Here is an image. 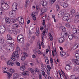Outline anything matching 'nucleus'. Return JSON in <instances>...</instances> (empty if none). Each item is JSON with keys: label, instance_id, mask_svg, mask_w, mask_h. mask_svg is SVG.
Wrapping results in <instances>:
<instances>
[{"label": "nucleus", "instance_id": "obj_62", "mask_svg": "<svg viewBox=\"0 0 79 79\" xmlns=\"http://www.w3.org/2000/svg\"><path fill=\"white\" fill-rule=\"evenodd\" d=\"M37 52H38V53L40 55L41 53V52H40V50H38Z\"/></svg>", "mask_w": 79, "mask_h": 79}, {"label": "nucleus", "instance_id": "obj_36", "mask_svg": "<svg viewBox=\"0 0 79 79\" xmlns=\"http://www.w3.org/2000/svg\"><path fill=\"white\" fill-rule=\"evenodd\" d=\"M50 63L51 64V65L53 66V59H52V58H50Z\"/></svg>", "mask_w": 79, "mask_h": 79}, {"label": "nucleus", "instance_id": "obj_63", "mask_svg": "<svg viewBox=\"0 0 79 79\" xmlns=\"http://www.w3.org/2000/svg\"><path fill=\"white\" fill-rule=\"evenodd\" d=\"M5 10V9L2 7H0V10Z\"/></svg>", "mask_w": 79, "mask_h": 79}, {"label": "nucleus", "instance_id": "obj_25", "mask_svg": "<svg viewBox=\"0 0 79 79\" xmlns=\"http://www.w3.org/2000/svg\"><path fill=\"white\" fill-rule=\"evenodd\" d=\"M12 32H13V33H14V34H17L16 31V30H15V28H13L12 29Z\"/></svg>", "mask_w": 79, "mask_h": 79}, {"label": "nucleus", "instance_id": "obj_8", "mask_svg": "<svg viewBox=\"0 0 79 79\" xmlns=\"http://www.w3.org/2000/svg\"><path fill=\"white\" fill-rule=\"evenodd\" d=\"M58 42L59 43L61 44L64 42V39L63 37H60L58 39Z\"/></svg>", "mask_w": 79, "mask_h": 79}, {"label": "nucleus", "instance_id": "obj_16", "mask_svg": "<svg viewBox=\"0 0 79 79\" xmlns=\"http://www.w3.org/2000/svg\"><path fill=\"white\" fill-rule=\"evenodd\" d=\"M60 13H61L60 15V14H58V17L59 18H61V16H62V15H64V11L63 10H61L60 11Z\"/></svg>", "mask_w": 79, "mask_h": 79}, {"label": "nucleus", "instance_id": "obj_14", "mask_svg": "<svg viewBox=\"0 0 79 79\" xmlns=\"http://www.w3.org/2000/svg\"><path fill=\"white\" fill-rule=\"evenodd\" d=\"M63 20L64 21H68V23L70 22V21H69V17H65L64 15L63 16Z\"/></svg>", "mask_w": 79, "mask_h": 79}, {"label": "nucleus", "instance_id": "obj_38", "mask_svg": "<svg viewBox=\"0 0 79 79\" xmlns=\"http://www.w3.org/2000/svg\"><path fill=\"white\" fill-rule=\"evenodd\" d=\"M1 2L2 5H4V4H6L7 5H8V4H7L5 2V1H2Z\"/></svg>", "mask_w": 79, "mask_h": 79}, {"label": "nucleus", "instance_id": "obj_33", "mask_svg": "<svg viewBox=\"0 0 79 79\" xmlns=\"http://www.w3.org/2000/svg\"><path fill=\"white\" fill-rule=\"evenodd\" d=\"M75 18L76 19H79V12H77V15L75 16Z\"/></svg>", "mask_w": 79, "mask_h": 79}, {"label": "nucleus", "instance_id": "obj_19", "mask_svg": "<svg viewBox=\"0 0 79 79\" xmlns=\"http://www.w3.org/2000/svg\"><path fill=\"white\" fill-rule=\"evenodd\" d=\"M6 22V23L9 24L11 22V20L8 18H7L5 19Z\"/></svg>", "mask_w": 79, "mask_h": 79}, {"label": "nucleus", "instance_id": "obj_4", "mask_svg": "<svg viewBox=\"0 0 79 79\" xmlns=\"http://www.w3.org/2000/svg\"><path fill=\"white\" fill-rule=\"evenodd\" d=\"M17 21H18L20 25L23 24L24 22V20L21 16H19L18 17L17 19Z\"/></svg>", "mask_w": 79, "mask_h": 79}, {"label": "nucleus", "instance_id": "obj_11", "mask_svg": "<svg viewBox=\"0 0 79 79\" xmlns=\"http://www.w3.org/2000/svg\"><path fill=\"white\" fill-rule=\"evenodd\" d=\"M27 66V64H24L20 68V69L21 71H25L26 70L25 66Z\"/></svg>", "mask_w": 79, "mask_h": 79}, {"label": "nucleus", "instance_id": "obj_15", "mask_svg": "<svg viewBox=\"0 0 79 79\" xmlns=\"http://www.w3.org/2000/svg\"><path fill=\"white\" fill-rule=\"evenodd\" d=\"M41 3L43 6H46L47 5V2L42 1L41 2Z\"/></svg>", "mask_w": 79, "mask_h": 79}, {"label": "nucleus", "instance_id": "obj_17", "mask_svg": "<svg viewBox=\"0 0 79 79\" xmlns=\"http://www.w3.org/2000/svg\"><path fill=\"white\" fill-rule=\"evenodd\" d=\"M60 55H61V57H63L64 56H65L66 55V53L65 52H64V51H62V52H60Z\"/></svg>", "mask_w": 79, "mask_h": 79}, {"label": "nucleus", "instance_id": "obj_6", "mask_svg": "<svg viewBox=\"0 0 79 79\" xmlns=\"http://www.w3.org/2000/svg\"><path fill=\"white\" fill-rule=\"evenodd\" d=\"M1 26L2 27H2H0V33L1 34H4L5 32V28L3 25H1Z\"/></svg>", "mask_w": 79, "mask_h": 79}, {"label": "nucleus", "instance_id": "obj_46", "mask_svg": "<svg viewBox=\"0 0 79 79\" xmlns=\"http://www.w3.org/2000/svg\"><path fill=\"white\" fill-rule=\"evenodd\" d=\"M33 52L34 53H35V54H37V49H36L34 50Z\"/></svg>", "mask_w": 79, "mask_h": 79}, {"label": "nucleus", "instance_id": "obj_49", "mask_svg": "<svg viewBox=\"0 0 79 79\" xmlns=\"http://www.w3.org/2000/svg\"><path fill=\"white\" fill-rule=\"evenodd\" d=\"M16 10H12L10 11V13H11L12 15H13L15 13Z\"/></svg>", "mask_w": 79, "mask_h": 79}, {"label": "nucleus", "instance_id": "obj_39", "mask_svg": "<svg viewBox=\"0 0 79 79\" xmlns=\"http://www.w3.org/2000/svg\"><path fill=\"white\" fill-rule=\"evenodd\" d=\"M62 32H64V31H66V28L62 26Z\"/></svg>", "mask_w": 79, "mask_h": 79}, {"label": "nucleus", "instance_id": "obj_24", "mask_svg": "<svg viewBox=\"0 0 79 79\" xmlns=\"http://www.w3.org/2000/svg\"><path fill=\"white\" fill-rule=\"evenodd\" d=\"M18 73H14L13 75V77L14 78H15V79H16V78H18Z\"/></svg>", "mask_w": 79, "mask_h": 79}, {"label": "nucleus", "instance_id": "obj_23", "mask_svg": "<svg viewBox=\"0 0 79 79\" xmlns=\"http://www.w3.org/2000/svg\"><path fill=\"white\" fill-rule=\"evenodd\" d=\"M70 78L71 79H78V78H76V76L74 75H72L70 76Z\"/></svg>", "mask_w": 79, "mask_h": 79}, {"label": "nucleus", "instance_id": "obj_22", "mask_svg": "<svg viewBox=\"0 0 79 79\" xmlns=\"http://www.w3.org/2000/svg\"><path fill=\"white\" fill-rule=\"evenodd\" d=\"M53 50H54V53H55V55H56V56H57V53H56V48H55V49H54V48L53 47Z\"/></svg>", "mask_w": 79, "mask_h": 79}, {"label": "nucleus", "instance_id": "obj_1", "mask_svg": "<svg viewBox=\"0 0 79 79\" xmlns=\"http://www.w3.org/2000/svg\"><path fill=\"white\" fill-rule=\"evenodd\" d=\"M16 50L17 51L14 52L12 54V56L11 57V59L13 61H15V58H19V54H18V52H19V53L22 54V51L19 49V48L17 47L16 48Z\"/></svg>", "mask_w": 79, "mask_h": 79}, {"label": "nucleus", "instance_id": "obj_55", "mask_svg": "<svg viewBox=\"0 0 79 79\" xmlns=\"http://www.w3.org/2000/svg\"><path fill=\"white\" fill-rule=\"evenodd\" d=\"M38 45L39 46V49H41V45L40 44V43H39V44H38Z\"/></svg>", "mask_w": 79, "mask_h": 79}, {"label": "nucleus", "instance_id": "obj_61", "mask_svg": "<svg viewBox=\"0 0 79 79\" xmlns=\"http://www.w3.org/2000/svg\"><path fill=\"white\" fill-rule=\"evenodd\" d=\"M17 33H19L20 31L19 29H17L16 30H15Z\"/></svg>", "mask_w": 79, "mask_h": 79}, {"label": "nucleus", "instance_id": "obj_21", "mask_svg": "<svg viewBox=\"0 0 79 79\" xmlns=\"http://www.w3.org/2000/svg\"><path fill=\"white\" fill-rule=\"evenodd\" d=\"M7 36L8 40H12V38L11 37V36H10V34H8Z\"/></svg>", "mask_w": 79, "mask_h": 79}, {"label": "nucleus", "instance_id": "obj_43", "mask_svg": "<svg viewBox=\"0 0 79 79\" xmlns=\"http://www.w3.org/2000/svg\"><path fill=\"white\" fill-rule=\"evenodd\" d=\"M9 71L12 72V73H15V70L11 69H10V70Z\"/></svg>", "mask_w": 79, "mask_h": 79}, {"label": "nucleus", "instance_id": "obj_44", "mask_svg": "<svg viewBox=\"0 0 79 79\" xmlns=\"http://www.w3.org/2000/svg\"><path fill=\"white\" fill-rule=\"evenodd\" d=\"M45 61L46 64H49V60L48 59H46Z\"/></svg>", "mask_w": 79, "mask_h": 79}, {"label": "nucleus", "instance_id": "obj_35", "mask_svg": "<svg viewBox=\"0 0 79 79\" xmlns=\"http://www.w3.org/2000/svg\"><path fill=\"white\" fill-rule=\"evenodd\" d=\"M49 35L50 36V40H51V41H52V40H53V36H52V35H51V34H50Z\"/></svg>", "mask_w": 79, "mask_h": 79}, {"label": "nucleus", "instance_id": "obj_41", "mask_svg": "<svg viewBox=\"0 0 79 79\" xmlns=\"http://www.w3.org/2000/svg\"><path fill=\"white\" fill-rule=\"evenodd\" d=\"M36 35H37V36H39V34H40V32H39V29L36 30Z\"/></svg>", "mask_w": 79, "mask_h": 79}, {"label": "nucleus", "instance_id": "obj_37", "mask_svg": "<svg viewBox=\"0 0 79 79\" xmlns=\"http://www.w3.org/2000/svg\"><path fill=\"white\" fill-rule=\"evenodd\" d=\"M5 41V40L3 39H1L0 40V43L1 44H3L4 43V42Z\"/></svg>", "mask_w": 79, "mask_h": 79}, {"label": "nucleus", "instance_id": "obj_13", "mask_svg": "<svg viewBox=\"0 0 79 79\" xmlns=\"http://www.w3.org/2000/svg\"><path fill=\"white\" fill-rule=\"evenodd\" d=\"M17 41L19 43V44H24V38H23L21 39H20Z\"/></svg>", "mask_w": 79, "mask_h": 79}, {"label": "nucleus", "instance_id": "obj_20", "mask_svg": "<svg viewBox=\"0 0 79 79\" xmlns=\"http://www.w3.org/2000/svg\"><path fill=\"white\" fill-rule=\"evenodd\" d=\"M68 38L69 39V40H73V35H69L68 36Z\"/></svg>", "mask_w": 79, "mask_h": 79}, {"label": "nucleus", "instance_id": "obj_40", "mask_svg": "<svg viewBox=\"0 0 79 79\" xmlns=\"http://www.w3.org/2000/svg\"><path fill=\"white\" fill-rule=\"evenodd\" d=\"M65 26L67 27H71V26L70 25L69 23H66Z\"/></svg>", "mask_w": 79, "mask_h": 79}, {"label": "nucleus", "instance_id": "obj_18", "mask_svg": "<svg viewBox=\"0 0 79 79\" xmlns=\"http://www.w3.org/2000/svg\"><path fill=\"white\" fill-rule=\"evenodd\" d=\"M23 35H19L17 38V40H19L20 39H22V38H23Z\"/></svg>", "mask_w": 79, "mask_h": 79}, {"label": "nucleus", "instance_id": "obj_54", "mask_svg": "<svg viewBox=\"0 0 79 79\" xmlns=\"http://www.w3.org/2000/svg\"><path fill=\"white\" fill-rule=\"evenodd\" d=\"M74 70L75 71H77L78 70V68L77 67H75L74 68Z\"/></svg>", "mask_w": 79, "mask_h": 79}, {"label": "nucleus", "instance_id": "obj_12", "mask_svg": "<svg viewBox=\"0 0 79 79\" xmlns=\"http://www.w3.org/2000/svg\"><path fill=\"white\" fill-rule=\"evenodd\" d=\"M22 74L23 76H29V72L27 71H24L23 72Z\"/></svg>", "mask_w": 79, "mask_h": 79}, {"label": "nucleus", "instance_id": "obj_30", "mask_svg": "<svg viewBox=\"0 0 79 79\" xmlns=\"http://www.w3.org/2000/svg\"><path fill=\"white\" fill-rule=\"evenodd\" d=\"M30 71L31 72L32 74H34V69L32 68H30Z\"/></svg>", "mask_w": 79, "mask_h": 79}, {"label": "nucleus", "instance_id": "obj_51", "mask_svg": "<svg viewBox=\"0 0 79 79\" xmlns=\"http://www.w3.org/2000/svg\"><path fill=\"white\" fill-rule=\"evenodd\" d=\"M36 10H40V8H39V6L38 5H36Z\"/></svg>", "mask_w": 79, "mask_h": 79}, {"label": "nucleus", "instance_id": "obj_57", "mask_svg": "<svg viewBox=\"0 0 79 79\" xmlns=\"http://www.w3.org/2000/svg\"><path fill=\"white\" fill-rule=\"evenodd\" d=\"M34 21H35L36 20V18L35 17V16H33V17H32Z\"/></svg>", "mask_w": 79, "mask_h": 79}, {"label": "nucleus", "instance_id": "obj_45", "mask_svg": "<svg viewBox=\"0 0 79 79\" xmlns=\"http://www.w3.org/2000/svg\"><path fill=\"white\" fill-rule=\"evenodd\" d=\"M26 57H24V56H23L21 57V60L22 61H24V60H25V59H26Z\"/></svg>", "mask_w": 79, "mask_h": 79}, {"label": "nucleus", "instance_id": "obj_5", "mask_svg": "<svg viewBox=\"0 0 79 79\" xmlns=\"http://www.w3.org/2000/svg\"><path fill=\"white\" fill-rule=\"evenodd\" d=\"M72 32L74 34H77L79 33V29H77L76 28H73L72 29Z\"/></svg>", "mask_w": 79, "mask_h": 79}, {"label": "nucleus", "instance_id": "obj_3", "mask_svg": "<svg viewBox=\"0 0 79 79\" xmlns=\"http://www.w3.org/2000/svg\"><path fill=\"white\" fill-rule=\"evenodd\" d=\"M2 69L4 71V73H7L8 74V77L7 78L8 79H10V77H11V76H12V74H10V72H7V70L6 69V68L4 67V68H3Z\"/></svg>", "mask_w": 79, "mask_h": 79}, {"label": "nucleus", "instance_id": "obj_10", "mask_svg": "<svg viewBox=\"0 0 79 79\" xmlns=\"http://www.w3.org/2000/svg\"><path fill=\"white\" fill-rule=\"evenodd\" d=\"M65 68L66 70H70L72 69V67L68 64H66V66Z\"/></svg>", "mask_w": 79, "mask_h": 79}, {"label": "nucleus", "instance_id": "obj_2", "mask_svg": "<svg viewBox=\"0 0 79 79\" xmlns=\"http://www.w3.org/2000/svg\"><path fill=\"white\" fill-rule=\"evenodd\" d=\"M76 58L77 59H73L72 60L73 62L75 63H76L77 65L79 64V60L77 59H79V53H76L75 55Z\"/></svg>", "mask_w": 79, "mask_h": 79}, {"label": "nucleus", "instance_id": "obj_48", "mask_svg": "<svg viewBox=\"0 0 79 79\" xmlns=\"http://www.w3.org/2000/svg\"><path fill=\"white\" fill-rule=\"evenodd\" d=\"M70 11L71 12V15H73L76 12L75 10H72Z\"/></svg>", "mask_w": 79, "mask_h": 79}, {"label": "nucleus", "instance_id": "obj_60", "mask_svg": "<svg viewBox=\"0 0 79 79\" xmlns=\"http://www.w3.org/2000/svg\"><path fill=\"white\" fill-rule=\"evenodd\" d=\"M42 74L43 76H45V73L44 71L43 72H42Z\"/></svg>", "mask_w": 79, "mask_h": 79}, {"label": "nucleus", "instance_id": "obj_56", "mask_svg": "<svg viewBox=\"0 0 79 79\" xmlns=\"http://www.w3.org/2000/svg\"><path fill=\"white\" fill-rule=\"evenodd\" d=\"M59 30L60 31H62V32H63V30H62V26H61L60 27H59Z\"/></svg>", "mask_w": 79, "mask_h": 79}, {"label": "nucleus", "instance_id": "obj_27", "mask_svg": "<svg viewBox=\"0 0 79 79\" xmlns=\"http://www.w3.org/2000/svg\"><path fill=\"white\" fill-rule=\"evenodd\" d=\"M11 20L13 22V23H16L17 21V19L16 18H15V19H12Z\"/></svg>", "mask_w": 79, "mask_h": 79}, {"label": "nucleus", "instance_id": "obj_47", "mask_svg": "<svg viewBox=\"0 0 79 79\" xmlns=\"http://www.w3.org/2000/svg\"><path fill=\"white\" fill-rule=\"evenodd\" d=\"M56 1V0H51V5H52V4H53L54 2Z\"/></svg>", "mask_w": 79, "mask_h": 79}, {"label": "nucleus", "instance_id": "obj_34", "mask_svg": "<svg viewBox=\"0 0 79 79\" xmlns=\"http://www.w3.org/2000/svg\"><path fill=\"white\" fill-rule=\"evenodd\" d=\"M41 12H42V13L41 14V15H44V13H46L47 12V11L45 10H41Z\"/></svg>", "mask_w": 79, "mask_h": 79}, {"label": "nucleus", "instance_id": "obj_7", "mask_svg": "<svg viewBox=\"0 0 79 79\" xmlns=\"http://www.w3.org/2000/svg\"><path fill=\"white\" fill-rule=\"evenodd\" d=\"M18 4L16 2H14L12 6V10H17V5Z\"/></svg>", "mask_w": 79, "mask_h": 79}, {"label": "nucleus", "instance_id": "obj_53", "mask_svg": "<svg viewBox=\"0 0 79 79\" xmlns=\"http://www.w3.org/2000/svg\"><path fill=\"white\" fill-rule=\"evenodd\" d=\"M56 7L57 10H60V6L58 5H56Z\"/></svg>", "mask_w": 79, "mask_h": 79}, {"label": "nucleus", "instance_id": "obj_31", "mask_svg": "<svg viewBox=\"0 0 79 79\" xmlns=\"http://www.w3.org/2000/svg\"><path fill=\"white\" fill-rule=\"evenodd\" d=\"M63 7H64V8H67V7H68V4L64 2V3Z\"/></svg>", "mask_w": 79, "mask_h": 79}, {"label": "nucleus", "instance_id": "obj_32", "mask_svg": "<svg viewBox=\"0 0 79 79\" xmlns=\"http://www.w3.org/2000/svg\"><path fill=\"white\" fill-rule=\"evenodd\" d=\"M23 56L25 57H27V54L26 52H24L23 53Z\"/></svg>", "mask_w": 79, "mask_h": 79}, {"label": "nucleus", "instance_id": "obj_28", "mask_svg": "<svg viewBox=\"0 0 79 79\" xmlns=\"http://www.w3.org/2000/svg\"><path fill=\"white\" fill-rule=\"evenodd\" d=\"M65 16V17H66L67 18H69V16H70V15H69V14H68L67 13H65L64 15Z\"/></svg>", "mask_w": 79, "mask_h": 79}, {"label": "nucleus", "instance_id": "obj_59", "mask_svg": "<svg viewBox=\"0 0 79 79\" xmlns=\"http://www.w3.org/2000/svg\"><path fill=\"white\" fill-rule=\"evenodd\" d=\"M39 79H42V75H40L39 76Z\"/></svg>", "mask_w": 79, "mask_h": 79}, {"label": "nucleus", "instance_id": "obj_58", "mask_svg": "<svg viewBox=\"0 0 79 79\" xmlns=\"http://www.w3.org/2000/svg\"><path fill=\"white\" fill-rule=\"evenodd\" d=\"M41 44L42 46V47H43V48H44L45 46L44 45V43L42 42L41 43Z\"/></svg>", "mask_w": 79, "mask_h": 79}, {"label": "nucleus", "instance_id": "obj_64", "mask_svg": "<svg viewBox=\"0 0 79 79\" xmlns=\"http://www.w3.org/2000/svg\"><path fill=\"white\" fill-rule=\"evenodd\" d=\"M41 71H42V72L44 71V68H42L41 69Z\"/></svg>", "mask_w": 79, "mask_h": 79}, {"label": "nucleus", "instance_id": "obj_9", "mask_svg": "<svg viewBox=\"0 0 79 79\" xmlns=\"http://www.w3.org/2000/svg\"><path fill=\"white\" fill-rule=\"evenodd\" d=\"M7 65H11L12 66H13L15 64L14 63H13L12 61V60H10L9 61H8L7 62Z\"/></svg>", "mask_w": 79, "mask_h": 79}, {"label": "nucleus", "instance_id": "obj_50", "mask_svg": "<svg viewBox=\"0 0 79 79\" xmlns=\"http://www.w3.org/2000/svg\"><path fill=\"white\" fill-rule=\"evenodd\" d=\"M47 68L48 69H52V68L50 67V66L49 65H48Z\"/></svg>", "mask_w": 79, "mask_h": 79}, {"label": "nucleus", "instance_id": "obj_42", "mask_svg": "<svg viewBox=\"0 0 79 79\" xmlns=\"http://www.w3.org/2000/svg\"><path fill=\"white\" fill-rule=\"evenodd\" d=\"M15 64H16V65L18 66H20V63H19V62L16 61L15 62Z\"/></svg>", "mask_w": 79, "mask_h": 79}, {"label": "nucleus", "instance_id": "obj_29", "mask_svg": "<svg viewBox=\"0 0 79 79\" xmlns=\"http://www.w3.org/2000/svg\"><path fill=\"white\" fill-rule=\"evenodd\" d=\"M7 50H9L10 52H13V47H10V48H7Z\"/></svg>", "mask_w": 79, "mask_h": 79}, {"label": "nucleus", "instance_id": "obj_52", "mask_svg": "<svg viewBox=\"0 0 79 79\" xmlns=\"http://www.w3.org/2000/svg\"><path fill=\"white\" fill-rule=\"evenodd\" d=\"M50 69H48L47 70V73L48 74V75H49L50 74Z\"/></svg>", "mask_w": 79, "mask_h": 79}, {"label": "nucleus", "instance_id": "obj_26", "mask_svg": "<svg viewBox=\"0 0 79 79\" xmlns=\"http://www.w3.org/2000/svg\"><path fill=\"white\" fill-rule=\"evenodd\" d=\"M13 27L15 29H17V27H19V25L16 24H15L13 25Z\"/></svg>", "mask_w": 79, "mask_h": 79}]
</instances>
